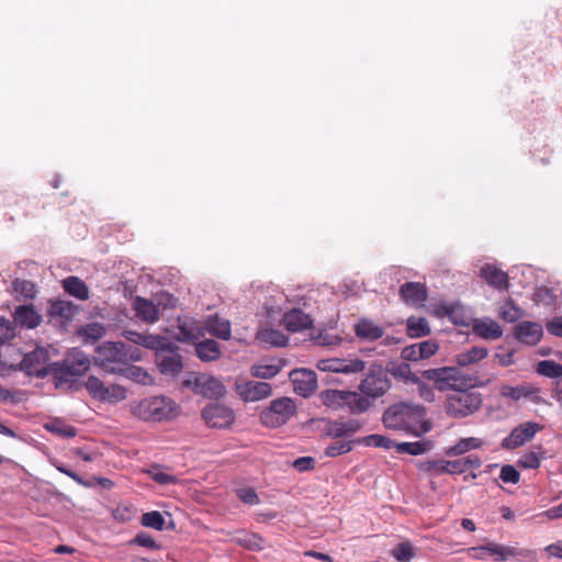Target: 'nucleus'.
I'll return each instance as SVG.
<instances>
[{
  "mask_svg": "<svg viewBox=\"0 0 562 562\" xmlns=\"http://www.w3.org/2000/svg\"><path fill=\"white\" fill-rule=\"evenodd\" d=\"M402 357L407 361L422 360L420 351L418 349V344H414V345L405 347L402 350Z\"/></svg>",
  "mask_w": 562,
  "mask_h": 562,
  "instance_id": "nucleus-63",
  "label": "nucleus"
},
{
  "mask_svg": "<svg viewBox=\"0 0 562 562\" xmlns=\"http://www.w3.org/2000/svg\"><path fill=\"white\" fill-rule=\"evenodd\" d=\"M49 314L53 317H59L63 321H70L76 314V306L69 301L53 302L49 307Z\"/></svg>",
  "mask_w": 562,
  "mask_h": 562,
  "instance_id": "nucleus-41",
  "label": "nucleus"
},
{
  "mask_svg": "<svg viewBox=\"0 0 562 562\" xmlns=\"http://www.w3.org/2000/svg\"><path fill=\"white\" fill-rule=\"evenodd\" d=\"M218 337L220 339L227 340L231 338V324L225 318L217 315L210 316L205 323L204 331Z\"/></svg>",
  "mask_w": 562,
  "mask_h": 562,
  "instance_id": "nucleus-34",
  "label": "nucleus"
},
{
  "mask_svg": "<svg viewBox=\"0 0 562 562\" xmlns=\"http://www.w3.org/2000/svg\"><path fill=\"white\" fill-rule=\"evenodd\" d=\"M45 428L55 435H58L64 438H71L77 435V430L75 427L70 425L63 424L61 422L55 420L49 424H46Z\"/></svg>",
  "mask_w": 562,
  "mask_h": 562,
  "instance_id": "nucleus-50",
  "label": "nucleus"
},
{
  "mask_svg": "<svg viewBox=\"0 0 562 562\" xmlns=\"http://www.w3.org/2000/svg\"><path fill=\"white\" fill-rule=\"evenodd\" d=\"M432 443L428 440L414 441V442H396L395 449L400 453H407L411 456H420L431 450Z\"/></svg>",
  "mask_w": 562,
  "mask_h": 562,
  "instance_id": "nucleus-40",
  "label": "nucleus"
},
{
  "mask_svg": "<svg viewBox=\"0 0 562 562\" xmlns=\"http://www.w3.org/2000/svg\"><path fill=\"white\" fill-rule=\"evenodd\" d=\"M542 429V426L533 423L527 422L515 427L510 434L505 437L502 441V447L505 449H515L527 441L531 440L535 435Z\"/></svg>",
  "mask_w": 562,
  "mask_h": 562,
  "instance_id": "nucleus-17",
  "label": "nucleus"
},
{
  "mask_svg": "<svg viewBox=\"0 0 562 562\" xmlns=\"http://www.w3.org/2000/svg\"><path fill=\"white\" fill-rule=\"evenodd\" d=\"M542 334V326L536 322H521L515 327L516 338L520 342L530 346L538 344Z\"/></svg>",
  "mask_w": 562,
  "mask_h": 562,
  "instance_id": "nucleus-25",
  "label": "nucleus"
},
{
  "mask_svg": "<svg viewBox=\"0 0 562 562\" xmlns=\"http://www.w3.org/2000/svg\"><path fill=\"white\" fill-rule=\"evenodd\" d=\"M425 379L432 381L437 390L443 392L448 390H459L465 386V381L458 368L442 367L428 369L423 372Z\"/></svg>",
  "mask_w": 562,
  "mask_h": 562,
  "instance_id": "nucleus-8",
  "label": "nucleus"
},
{
  "mask_svg": "<svg viewBox=\"0 0 562 562\" xmlns=\"http://www.w3.org/2000/svg\"><path fill=\"white\" fill-rule=\"evenodd\" d=\"M85 387L92 398L114 404L126 398V389L119 384L105 385L98 376L90 375L85 382Z\"/></svg>",
  "mask_w": 562,
  "mask_h": 562,
  "instance_id": "nucleus-9",
  "label": "nucleus"
},
{
  "mask_svg": "<svg viewBox=\"0 0 562 562\" xmlns=\"http://www.w3.org/2000/svg\"><path fill=\"white\" fill-rule=\"evenodd\" d=\"M296 414V405L290 397L273 400L270 405L260 413V422L269 428H278L285 425Z\"/></svg>",
  "mask_w": 562,
  "mask_h": 562,
  "instance_id": "nucleus-6",
  "label": "nucleus"
},
{
  "mask_svg": "<svg viewBox=\"0 0 562 562\" xmlns=\"http://www.w3.org/2000/svg\"><path fill=\"white\" fill-rule=\"evenodd\" d=\"M48 359L47 350L40 347L32 352L26 353L16 368L29 375L44 378L50 373V363H48Z\"/></svg>",
  "mask_w": 562,
  "mask_h": 562,
  "instance_id": "nucleus-13",
  "label": "nucleus"
},
{
  "mask_svg": "<svg viewBox=\"0 0 562 562\" xmlns=\"http://www.w3.org/2000/svg\"><path fill=\"white\" fill-rule=\"evenodd\" d=\"M157 364L164 374L177 375L182 369V358L171 342L169 349L157 351Z\"/></svg>",
  "mask_w": 562,
  "mask_h": 562,
  "instance_id": "nucleus-22",
  "label": "nucleus"
},
{
  "mask_svg": "<svg viewBox=\"0 0 562 562\" xmlns=\"http://www.w3.org/2000/svg\"><path fill=\"white\" fill-rule=\"evenodd\" d=\"M15 336L14 326L4 317H0V345L9 341Z\"/></svg>",
  "mask_w": 562,
  "mask_h": 562,
  "instance_id": "nucleus-57",
  "label": "nucleus"
},
{
  "mask_svg": "<svg viewBox=\"0 0 562 562\" xmlns=\"http://www.w3.org/2000/svg\"><path fill=\"white\" fill-rule=\"evenodd\" d=\"M294 392L303 397L310 396L317 387V379L314 371L296 369L290 374Z\"/></svg>",
  "mask_w": 562,
  "mask_h": 562,
  "instance_id": "nucleus-19",
  "label": "nucleus"
},
{
  "mask_svg": "<svg viewBox=\"0 0 562 562\" xmlns=\"http://www.w3.org/2000/svg\"><path fill=\"white\" fill-rule=\"evenodd\" d=\"M439 346L435 340H425L418 342V349L420 351L422 359H427L436 353Z\"/></svg>",
  "mask_w": 562,
  "mask_h": 562,
  "instance_id": "nucleus-59",
  "label": "nucleus"
},
{
  "mask_svg": "<svg viewBox=\"0 0 562 562\" xmlns=\"http://www.w3.org/2000/svg\"><path fill=\"white\" fill-rule=\"evenodd\" d=\"M499 479L504 483L516 484L519 482L520 474L513 465H504L501 469Z\"/></svg>",
  "mask_w": 562,
  "mask_h": 562,
  "instance_id": "nucleus-58",
  "label": "nucleus"
},
{
  "mask_svg": "<svg viewBox=\"0 0 562 562\" xmlns=\"http://www.w3.org/2000/svg\"><path fill=\"white\" fill-rule=\"evenodd\" d=\"M117 374L142 385H150L154 382L151 375L137 366H122Z\"/></svg>",
  "mask_w": 562,
  "mask_h": 562,
  "instance_id": "nucleus-37",
  "label": "nucleus"
},
{
  "mask_svg": "<svg viewBox=\"0 0 562 562\" xmlns=\"http://www.w3.org/2000/svg\"><path fill=\"white\" fill-rule=\"evenodd\" d=\"M392 555L400 562H408L414 557V551L408 542H401L392 550Z\"/></svg>",
  "mask_w": 562,
  "mask_h": 562,
  "instance_id": "nucleus-55",
  "label": "nucleus"
},
{
  "mask_svg": "<svg viewBox=\"0 0 562 562\" xmlns=\"http://www.w3.org/2000/svg\"><path fill=\"white\" fill-rule=\"evenodd\" d=\"M419 469L435 476L459 474L457 460H429L420 463Z\"/></svg>",
  "mask_w": 562,
  "mask_h": 562,
  "instance_id": "nucleus-29",
  "label": "nucleus"
},
{
  "mask_svg": "<svg viewBox=\"0 0 562 562\" xmlns=\"http://www.w3.org/2000/svg\"><path fill=\"white\" fill-rule=\"evenodd\" d=\"M355 333L358 338L367 341H373L381 338L384 330L373 321L363 318L355 325Z\"/></svg>",
  "mask_w": 562,
  "mask_h": 562,
  "instance_id": "nucleus-31",
  "label": "nucleus"
},
{
  "mask_svg": "<svg viewBox=\"0 0 562 562\" xmlns=\"http://www.w3.org/2000/svg\"><path fill=\"white\" fill-rule=\"evenodd\" d=\"M402 300L412 306H422L427 300V290L420 282H406L400 288Z\"/></svg>",
  "mask_w": 562,
  "mask_h": 562,
  "instance_id": "nucleus-24",
  "label": "nucleus"
},
{
  "mask_svg": "<svg viewBox=\"0 0 562 562\" xmlns=\"http://www.w3.org/2000/svg\"><path fill=\"white\" fill-rule=\"evenodd\" d=\"M54 376L55 386L60 389L65 385H70L75 382V379L79 375L85 374L76 366L71 364L66 359L59 362L50 363V373Z\"/></svg>",
  "mask_w": 562,
  "mask_h": 562,
  "instance_id": "nucleus-20",
  "label": "nucleus"
},
{
  "mask_svg": "<svg viewBox=\"0 0 562 562\" xmlns=\"http://www.w3.org/2000/svg\"><path fill=\"white\" fill-rule=\"evenodd\" d=\"M285 303H288V300L282 294L267 301L265 308L268 317L277 321L283 315L284 326L292 333L301 331L312 326L313 321L310 314L305 313L301 307H285Z\"/></svg>",
  "mask_w": 562,
  "mask_h": 562,
  "instance_id": "nucleus-2",
  "label": "nucleus"
},
{
  "mask_svg": "<svg viewBox=\"0 0 562 562\" xmlns=\"http://www.w3.org/2000/svg\"><path fill=\"white\" fill-rule=\"evenodd\" d=\"M355 441L340 439L330 445L325 449V454L330 458H335L352 450Z\"/></svg>",
  "mask_w": 562,
  "mask_h": 562,
  "instance_id": "nucleus-48",
  "label": "nucleus"
},
{
  "mask_svg": "<svg viewBox=\"0 0 562 562\" xmlns=\"http://www.w3.org/2000/svg\"><path fill=\"white\" fill-rule=\"evenodd\" d=\"M136 316L142 321L154 324L159 319L158 307L149 300L136 296L133 302Z\"/></svg>",
  "mask_w": 562,
  "mask_h": 562,
  "instance_id": "nucleus-28",
  "label": "nucleus"
},
{
  "mask_svg": "<svg viewBox=\"0 0 562 562\" xmlns=\"http://www.w3.org/2000/svg\"><path fill=\"white\" fill-rule=\"evenodd\" d=\"M323 372L342 373L346 375L357 374L366 370L363 360L357 357L321 359L316 364Z\"/></svg>",
  "mask_w": 562,
  "mask_h": 562,
  "instance_id": "nucleus-12",
  "label": "nucleus"
},
{
  "mask_svg": "<svg viewBox=\"0 0 562 562\" xmlns=\"http://www.w3.org/2000/svg\"><path fill=\"white\" fill-rule=\"evenodd\" d=\"M195 352L202 361H215L221 357V347L217 341L205 339L195 345Z\"/></svg>",
  "mask_w": 562,
  "mask_h": 562,
  "instance_id": "nucleus-36",
  "label": "nucleus"
},
{
  "mask_svg": "<svg viewBox=\"0 0 562 562\" xmlns=\"http://www.w3.org/2000/svg\"><path fill=\"white\" fill-rule=\"evenodd\" d=\"M547 329L550 334L562 337V316L553 317L548 322Z\"/></svg>",
  "mask_w": 562,
  "mask_h": 562,
  "instance_id": "nucleus-64",
  "label": "nucleus"
},
{
  "mask_svg": "<svg viewBox=\"0 0 562 562\" xmlns=\"http://www.w3.org/2000/svg\"><path fill=\"white\" fill-rule=\"evenodd\" d=\"M123 336L133 344L155 351H165L171 346V341L168 338L159 335H148L134 330H125Z\"/></svg>",
  "mask_w": 562,
  "mask_h": 562,
  "instance_id": "nucleus-18",
  "label": "nucleus"
},
{
  "mask_svg": "<svg viewBox=\"0 0 562 562\" xmlns=\"http://www.w3.org/2000/svg\"><path fill=\"white\" fill-rule=\"evenodd\" d=\"M488 351L484 347H472L467 351L460 352L456 357V361L461 367L472 366L487 356Z\"/></svg>",
  "mask_w": 562,
  "mask_h": 562,
  "instance_id": "nucleus-39",
  "label": "nucleus"
},
{
  "mask_svg": "<svg viewBox=\"0 0 562 562\" xmlns=\"http://www.w3.org/2000/svg\"><path fill=\"white\" fill-rule=\"evenodd\" d=\"M235 389L244 402H257L269 397L272 387L267 382L236 381Z\"/></svg>",
  "mask_w": 562,
  "mask_h": 562,
  "instance_id": "nucleus-16",
  "label": "nucleus"
},
{
  "mask_svg": "<svg viewBox=\"0 0 562 562\" xmlns=\"http://www.w3.org/2000/svg\"><path fill=\"white\" fill-rule=\"evenodd\" d=\"M415 383H417V391L419 396L427 401V402H434L435 401V391L434 387L426 384L425 382L420 381L419 379H415Z\"/></svg>",
  "mask_w": 562,
  "mask_h": 562,
  "instance_id": "nucleus-61",
  "label": "nucleus"
},
{
  "mask_svg": "<svg viewBox=\"0 0 562 562\" xmlns=\"http://www.w3.org/2000/svg\"><path fill=\"white\" fill-rule=\"evenodd\" d=\"M14 322L27 328L37 327L41 322V315L31 305H21L15 308Z\"/></svg>",
  "mask_w": 562,
  "mask_h": 562,
  "instance_id": "nucleus-32",
  "label": "nucleus"
},
{
  "mask_svg": "<svg viewBox=\"0 0 562 562\" xmlns=\"http://www.w3.org/2000/svg\"><path fill=\"white\" fill-rule=\"evenodd\" d=\"M356 442L367 446V447H376V448H384V449L395 448V445H396V442L391 440L390 438H387L383 435H378V434L362 437V438L356 440Z\"/></svg>",
  "mask_w": 562,
  "mask_h": 562,
  "instance_id": "nucleus-45",
  "label": "nucleus"
},
{
  "mask_svg": "<svg viewBox=\"0 0 562 562\" xmlns=\"http://www.w3.org/2000/svg\"><path fill=\"white\" fill-rule=\"evenodd\" d=\"M178 405L165 396L144 398L131 406L134 416L144 420L170 419L178 414Z\"/></svg>",
  "mask_w": 562,
  "mask_h": 562,
  "instance_id": "nucleus-4",
  "label": "nucleus"
},
{
  "mask_svg": "<svg viewBox=\"0 0 562 562\" xmlns=\"http://www.w3.org/2000/svg\"><path fill=\"white\" fill-rule=\"evenodd\" d=\"M459 474L467 472L470 469H479L482 461L479 457L470 454L457 460Z\"/></svg>",
  "mask_w": 562,
  "mask_h": 562,
  "instance_id": "nucleus-56",
  "label": "nucleus"
},
{
  "mask_svg": "<svg viewBox=\"0 0 562 562\" xmlns=\"http://www.w3.org/2000/svg\"><path fill=\"white\" fill-rule=\"evenodd\" d=\"M480 277L484 279L488 285L497 290H506L508 288L507 273L496 266L490 263L484 265L480 270Z\"/></svg>",
  "mask_w": 562,
  "mask_h": 562,
  "instance_id": "nucleus-26",
  "label": "nucleus"
},
{
  "mask_svg": "<svg viewBox=\"0 0 562 562\" xmlns=\"http://www.w3.org/2000/svg\"><path fill=\"white\" fill-rule=\"evenodd\" d=\"M362 428V423L357 419L334 422L328 426V435L333 438H348Z\"/></svg>",
  "mask_w": 562,
  "mask_h": 562,
  "instance_id": "nucleus-30",
  "label": "nucleus"
},
{
  "mask_svg": "<svg viewBox=\"0 0 562 562\" xmlns=\"http://www.w3.org/2000/svg\"><path fill=\"white\" fill-rule=\"evenodd\" d=\"M256 338L260 344L272 347H283L288 344V337L279 329L273 328H260Z\"/></svg>",
  "mask_w": 562,
  "mask_h": 562,
  "instance_id": "nucleus-35",
  "label": "nucleus"
},
{
  "mask_svg": "<svg viewBox=\"0 0 562 562\" xmlns=\"http://www.w3.org/2000/svg\"><path fill=\"white\" fill-rule=\"evenodd\" d=\"M430 333V327L424 317H409L407 319V334L412 338H419L427 336Z\"/></svg>",
  "mask_w": 562,
  "mask_h": 562,
  "instance_id": "nucleus-43",
  "label": "nucleus"
},
{
  "mask_svg": "<svg viewBox=\"0 0 562 562\" xmlns=\"http://www.w3.org/2000/svg\"><path fill=\"white\" fill-rule=\"evenodd\" d=\"M488 555H492L495 561H507L512 558H533L535 552L528 549H516L514 547L504 546L496 542H490L486 544Z\"/></svg>",
  "mask_w": 562,
  "mask_h": 562,
  "instance_id": "nucleus-23",
  "label": "nucleus"
},
{
  "mask_svg": "<svg viewBox=\"0 0 562 562\" xmlns=\"http://www.w3.org/2000/svg\"><path fill=\"white\" fill-rule=\"evenodd\" d=\"M236 495L246 505L254 506L260 502L258 494L252 487L236 488Z\"/></svg>",
  "mask_w": 562,
  "mask_h": 562,
  "instance_id": "nucleus-54",
  "label": "nucleus"
},
{
  "mask_svg": "<svg viewBox=\"0 0 562 562\" xmlns=\"http://www.w3.org/2000/svg\"><path fill=\"white\" fill-rule=\"evenodd\" d=\"M474 333L484 339H497L502 337L503 329L498 323L492 318L483 317L474 321Z\"/></svg>",
  "mask_w": 562,
  "mask_h": 562,
  "instance_id": "nucleus-27",
  "label": "nucleus"
},
{
  "mask_svg": "<svg viewBox=\"0 0 562 562\" xmlns=\"http://www.w3.org/2000/svg\"><path fill=\"white\" fill-rule=\"evenodd\" d=\"M12 292L18 299H33L36 295V286L32 281L16 279L12 282Z\"/></svg>",
  "mask_w": 562,
  "mask_h": 562,
  "instance_id": "nucleus-44",
  "label": "nucleus"
},
{
  "mask_svg": "<svg viewBox=\"0 0 562 562\" xmlns=\"http://www.w3.org/2000/svg\"><path fill=\"white\" fill-rule=\"evenodd\" d=\"M389 387L387 380L381 366L373 364L369 368L364 379L359 385L362 396L370 398H376L383 395Z\"/></svg>",
  "mask_w": 562,
  "mask_h": 562,
  "instance_id": "nucleus-14",
  "label": "nucleus"
},
{
  "mask_svg": "<svg viewBox=\"0 0 562 562\" xmlns=\"http://www.w3.org/2000/svg\"><path fill=\"white\" fill-rule=\"evenodd\" d=\"M386 428L402 430L420 437L431 429V423L426 419V409L418 404L397 403L390 406L383 414Z\"/></svg>",
  "mask_w": 562,
  "mask_h": 562,
  "instance_id": "nucleus-1",
  "label": "nucleus"
},
{
  "mask_svg": "<svg viewBox=\"0 0 562 562\" xmlns=\"http://www.w3.org/2000/svg\"><path fill=\"white\" fill-rule=\"evenodd\" d=\"M133 543H136L140 547L148 548V549H158L159 546L156 543V541L153 539V537L146 532H139L136 535V537L133 539Z\"/></svg>",
  "mask_w": 562,
  "mask_h": 562,
  "instance_id": "nucleus-62",
  "label": "nucleus"
},
{
  "mask_svg": "<svg viewBox=\"0 0 562 562\" xmlns=\"http://www.w3.org/2000/svg\"><path fill=\"white\" fill-rule=\"evenodd\" d=\"M123 352L125 353L124 357H122V366H128V362H136L142 359V352L139 349L132 348L131 346H127L124 344Z\"/></svg>",
  "mask_w": 562,
  "mask_h": 562,
  "instance_id": "nucleus-60",
  "label": "nucleus"
},
{
  "mask_svg": "<svg viewBox=\"0 0 562 562\" xmlns=\"http://www.w3.org/2000/svg\"><path fill=\"white\" fill-rule=\"evenodd\" d=\"M204 335V327L199 321L193 318H178L175 330V338L182 342H189L199 339Z\"/></svg>",
  "mask_w": 562,
  "mask_h": 562,
  "instance_id": "nucleus-21",
  "label": "nucleus"
},
{
  "mask_svg": "<svg viewBox=\"0 0 562 562\" xmlns=\"http://www.w3.org/2000/svg\"><path fill=\"white\" fill-rule=\"evenodd\" d=\"M484 443V440L477 437L461 438L453 446L448 447L445 453L449 457L462 456L469 451L481 449Z\"/></svg>",
  "mask_w": 562,
  "mask_h": 562,
  "instance_id": "nucleus-33",
  "label": "nucleus"
},
{
  "mask_svg": "<svg viewBox=\"0 0 562 562\" xmlns=\"http://www.w3.org/2000/svg\"><path fill=\"white\" fill-rule=\"evenodd\" d=\"M64 290L78 300L85 301L89 299V290L87 284L78 277H68L63 280Z\"/></svg>",
  "mask_w": 562,
  "mask_h": 562,
  "instance_id": "nucleus-38",
  "label": "nucleus"
},
{
  "mask_svg": "<svg viewBox=\"0 0 562 562\" xmlns=\"http://www.w3.org/2000/svg\"><path fill=\"white\" fill-rule=\"evenodd\" d=\"M537 372L548 378L562 380V364L552 360H542L537 366Z\"/></svg>",
  "mask_w": 562,
  "mask_h": 562,
  "instance_id": "nucleus-47",
  "label": "nucleus"
},
{
  "mask_svg": "<svg viewBox=\"0 0 562 562\" xmlns=\"http://www.w3.org/2000/svg\"><path fill=\"white\" fill-rule=\"evenodd\" d=\"M280 371V367L277 364H255L251 367V375L260 379H271L276 376Z\"/></svg>",
  "mask_w": 562,
  "mask_h": 562,
  "instance_id": "nucleus-51",
  "label": "nucleus"
},
{
  "mask_svg": "<svg viewBox=\"0 0 562 562\" xmlns=\"http://www.w3.org/2000/svg\"><path fill=\"white\" fill-rule=\"evenodd\" d=\"M498 316L505 322L514 323L522 316V311L512 301H506L498 306Z\"/></svg>",
  "mask_w": 562,
  "mask_h": 562,
  "instance_id": "nucleus-46",
  "label": "nucleus"
},
{
  "mask_svg": "<svg viewBox=\"0 0 562 562\" xmlns=\"http://www.w3.org/2000/svg\"><path fill=\"white\" fill-rule=\"evenodd\" d=\"M67 361H69L71 364L76 366L79 370L82 372H87L90 369L91 361L89 357L79 349H72L67 358Z\"/></svg>",
  "mask_w": 562,
  "mask_h": 562,
  "instance_id": "nucleus-49",
  "label": "nucleus"
},
{
  "mask_svg": "<svg viewBox=\"0 0 562 562\" xmlns=\"http://www.w3.org/2000/svg\"><path fill=\"white\" fill-rule=\"evenodd\" d=\"M124 342L105 341L95 348L94 364L105 373L116 374L121 371Z\"/></svg>",
  "mask_w": 562,
  "mask_h": 562,
  "instance_id": "nucleus-7",
  "label": "nucleus"
},
{
  "mask_svg": "<svg viewBox=\"0 0 562 562\" xmlns=\"http://www.w3.org/2000/svg\"><path fill=\"white\" fill-rule=\"evenodd\" d=\"M183 384L191 387L194 393L207 398H221L226 393L223 383L209 374H196L191 379L184 380Z\"/></svg>",
  "mask_w": 562,
  "mask_h": 562,
  "instance_id": "nucleus-11",
  "label": "nucleus"
},
{
  "mask_svg": "<svg viewBox=\"0 0 562 562\" xmlns=\"http://www.w3.org/2000/svg\"><path fill=\"white\" fill-rule=\"evenodd\" d=\"M319 400L330 409H348L351 414L364 413L371 406L370 400L355 391L325 390L319 393Z\"/></svg>",
  "mask_w": 562,
  "mask_h": 562,
  "instance_id": "nucleus-3",
  "label": "nucleus"
},
{
  "mask_svg": "<svg viewBox=\"0 0 562 562\" xmlns=\"http://www.w3.org/2000/svg\"><path fill=\"white\" fill-rule=\"evenodd\" d=\"M78 335L86 341L94 344L105 335V328L100 323H90L78 330Z\"/></svg>",
  "mask_w": 562,
  "mask_h": 562,
  "instance_id": "nucleus-42",
  "label": "nucleus"
},
{
  "mask_svg": "<svg viewBox=\"0 0 562 562\" xmlns=\"http://www.w3.org/2000/svg\"><path fill=\"white\" fill-rule=\"evenodd\" d=\"M499 395L503 398L518 402L528 400L536 405H551L543 396L542 390L532 383H521L518 385L504 384L499 387Z\"/></svg>",
  "mask_w": 562,
  "mask_h": 562,
  "instance_id": "nucleus-10",
  "label": "nucleus"
},
{
  "mask_svg": "<svg viewBox=\"0 0 562 562\" xmlns=\"http://www.w3.org/2000/svg\"><path fill=\"white\" fill-rule=\"evenodd\" d=\"M202 417L209 427L224 428L233 424L235 415L232 408L221 403L209 404L202 411Z\"/></svg>",
  "mask_w": 562,
  "mask_h": 562,
  "instance_id": "nucleus-15",
  "label": "nucleus"
},
{
  "mask_svg": "<svg viewBox=\"0 0 562 562\" xmlns=\"http://www.w3.org/2000/svg\"><path fill=\"white\" fill-rule=\"evenodd\" d=\"M482 405V396L477 392L456 390L445 402L446 413L454 418H463L475 413Z\"/></svg>",
  "mask_w": 562,
  "mask_h": 562,
  "instance_id": "nucleus-5",
  "label": "nucleus"
},
{
  "mask_svg": "<svg viewBox=\"0 0 562 562\" xmlns=\"http://www.w3.org/2000/svg\"><path fill=\"white\" fill-rule=\"evenodd\" d=\"M448 318L456 325H467L468 316L463 305L460 303H451Z\"/></svg>",
  "mask_w": 562,
  "mask_h": 562,
  "instance_id": "nucleus-53",
  "label": "nucleus"
},
{
  "mask_svg": "<svg viewBox=\"0 0 562 562\" xmlns=\"http://www.w3.org/2000/svg\"><path fill=\"white\" fill-rule=\"evenodd\" d=\"M142 524L148 528L162 530L165 527V518L159 512H149L143 515Z\"/></svg>",
  "mask_w": 562,
  "mask_h": 562,
  "instance_id": "nucleus-52",
  "label": "nucleus"
}]
</instances>
